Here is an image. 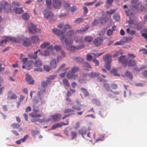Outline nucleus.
Here are the masks:
<instances>
[{"instance_id": "nucleus-1", "label": "nucleus", "mask_w": 147, "mask_h": 147, "mask_svg": "<svg viewBox=\"0 0 147 147\" xmlns=\"http://www.w3.org/2000/svg\"><path fill=\"white\" fill-rule=\"evenodd\" d=\"M74 32L72 30H70L68 31L65 36L64 35L61 36L60 40L62 43H63V40L65 39V44L67 45H69L72 44L73 40L71 37L74 35Z\"/></svg>"}, {"instance_id": "nucleus-2", "label": "nucleus", "mask_w": 147, "mask_h": 147, "mask_svg": "<svg viewBox=\"0 0 147 147\" xmlns=\"http://www.w3.org/2000/svg\"><path fill=\"white\" fill-rule=\"evenodd\" d=\"M0 5L3 8V11L5 13L10 12L11 10L12 6L5 1L0 2Z\"/></svg>"}, {"instance_id": "nucleus-3", "label": "nucleus", "mask_w": 147, "mask_h": 147, "mask_svg": "<svg viewBox=\"0 0 147 147\" xmlns=\"http://www.w3.org/2000/svg\"><path fill=\"white\" fill-rule=\"evenodd\" d=\"M43 13L44 18L46 19L49 20V22H51L54 21L53 19L54 15L52 12L45 10L43 11Z\"/></svg>"}, {"instance_id": "nucleus-4", "label": "nucleus", "mask_w": 147, "mask_h": 147, "mask_svg": "<svg viewBox=\"0 0 147 147\" xmlns=\"http://www.w3.org/2000/svg\"><path fill=\"white\" fill-rule=\"evenodd\" d=\"M54 47L52 45H50L46 50L41 51L39 54L42 56H48L50 55V52H52L54 50Z\"/></svg>"}, {"instance_id": "nucleus-5", "label": "nucleus", "mask_w": 147, "mask_h": 147, "mask_svg": "<svg viewBox=\"0 0 147 147\" xmlns=\"http://www.w3.org/2000/svg\"><path fill=\"white\" fill-rule=\"evenodd\" d=\"M36 26L32 23L28 24V29L30 33L31 34H35L37 33L38 29L36 27Z\"/></svg>"}, {"instance_id": "nucleus-6", "label": "nucleus", "mask_w": 147, "mask_h": 147, "mask_svg": "<svg viewBox=\"0 0 147 147\" xmlns=\"http://www.w3.org/2000/svg\"><path fill=\"white\" fill-rule=\"evenodd\" d=\"M20 43L21 42L24 46L28 47L31 44V41L29 38L24 37L22 39H20Z\"/></svg>"}, {"instance_id": "nucleus-7", "label": "nucleus", "mask_w": 147, "mask_h": 147, "mask_svg": "<svg viewBox=\"0 0 147 147\" xmlns=\"http://www.w3.org/2000/svg\"><path fill=\"white\" fill-rule=\"evenodd\" d=\"M128 60L125 56H122L119 58L118 62L119 63H121L123 66L126 67L127 65Z\"/></svg>"}, {"instance_id": "nucleus-8", "label": "nucleus", "mask_w": 147, "mask_h": 147, "mask_svg": "<svg viewBox=\"0 0 147 147\" xmlns=\"http://www.w3.org/2000/svg\"><path fill=\"white\" fill-rule=\"evenodd\" d=\"M139 0H131L130 3L132 5V7L135 9L139 8L140 3L138 2Z\"/></svg>"}, {"instance_id": "nucleus-9", "label": "nucleus", "mask_w": 147, "mask_h": 147, "mask_svg": "<svg viewBox=\"0 0 147 147\" xmlns=\"http://www.w3.org/2000/svg\"><path fill=\"white\" fill-rule=\"evenodd\" d=\"M103 39L101 37H98L95 39L93 40V43L96 46L101 45L103 42Z\"/></svg>"}, {"instance_id": "nucleus-10", "label": "nucleus", "mask_w": 147, "mask_h": 147, "mask_svg": "<svg viewBox=\"0 0 147 147\" xmlns=\"http://www.w3.org/2000/svg\"><path fill=\"white\" fill-rule=\"evenodd\" d=\"M8 95L7 99L8 100L15 99L17 98V96L12 91H10L8 92Z\"/></svg>"}, {"instance_id": "nucleus-11", "label": "nucleus", "mask_w": 147, "mask_h": 147, "mask_svg": "<svg viewBox=\"0 0 147 147\" xmlns=\"http://www.w3.org/2000/svg\"><path fill=\"white\" fill-rule=\"evenodd\" d=\"M26 80L29 84H33L34 82L33 79L32 78L31 76L28 74H26Z\"/></svg>"}, {"instance_id": "nucleus-12", "label": "nucleus", "mask_w": 147, "mask_h": 147, "mask_svg": "<svg viewBox=\"0 0 147 147\" xmlns=\"http://www.w3.org/2000/svg\"><path fill=\"white\" fill-rule=\"evenodd\" d=\"M61 2L59 0H54L53 1V5L55 8H58L61 6Z\"/></svg>"}, {"instance_id": "nucleus-13", "label": "nucleus", "mask_w": 147, "mask_h": 147, "mask_svg": "<svg viewBox=\"0 0 147 147\" xmlns=\"http://www.w3.org/2000/svg\"><path fill=\"white\" fill-rule=\"evenodd\" d=\"M41 51L40 50H38L36 51H35L33 54H28V56L30 59H36L37 57V54L38 52H40Z\"/></svg>"}, {"instance_id": "nucleus-14", "label": "nucleus", "mask_w": 147, "mask_h": 147, "mask_svg": "<svg viewBox=\"0 0 147 147\" xmlns=\"http://www.w3.org/2000/svg\"><path fill=\"white\" fill-rule=\"evenodd\" d=\"M111 55L107 54L103 57V59L107 62H111L112 59H111Z\"/></svg>"}, {"instance_id": "nucleus-15", "label": "nucleus", "mask_w": 147, "mask_h": 147, "mask_svg": "<svg viewBox=\"0 0 147 147\" xmlns=\"http://www.w3.org/2000/svg\"><path fill=\"white\" fill-rule=\"evenodd\" d=\"M52 31L55 34L59 36H61L64 33L63 30L61 31L56 28L53 29Z\"/></svg>"}, {"instance_id": "nucleus-16", "label": "nucleus", "mask_w": 147, "mask_h": 147, "mask_svg": "<svg viewBox=\"0 0 147 147\" xmlns=\"http://www.w3.org/2000/svg\"><path fill=\"white\" fill-rule=\"evenodd\" d=\"M45 88H44L38 92V96L40 100H42L43 97L44 93L45 92Z\"/></svg>"}, {"instance_id": "nucleus-17", "label": "nucleus", "mask_w": 147, "mask_h": 147, "mask_svg": "<svg viewBox=\"0 0 147 147\" xmlns=\"http://www.w3.org/2000/svg\"><path fill=\"white\" fill-rule=\"evenodd\" d=\"M78 133L81 134L83 137L84 138V135H85L87 132V129L84 127H83L78 130Z\"/></svg>"}, {"instance_id": "nucleus-18", "label": "nucleus", "mask_w": 147, "mask_h": 147, "mask_svg": "<svg viewBox=\"0 0 147 147\" xmlns=\"http://www.w3.org/2000/svg\"><path fill=\"white\" fill-rule=\"evenodd\" d=\"M38 111V110L34 111V112L30 113V116L33 118L40 117L41 115V114L37 113H36Z\"/></svg>"}, {"instance_id": "nucleus-19", "label": "nucleus", "mask_w": 147, "mask_h": 147, "mask_svg": "<svg viewBox=\"0 0 147 147\" xmlns=\"http://www.w3.org/2000/svg\"><path fill=\"white\" fill-rule=\"evenodd\" d=\"M98 75L99 74H98L97 73L95 72L92 71L91 73H89L88 74H85L84 76V77L89 76L90 77H91V78H94L98 76Z\"/></svg>"}, {"instance_id": "nucleus-20", "label": "nucleus", "mask_w": 147, "mask_h": 147, "mask_svg": "<svg viewBox=\"0 0 147 147\" xmlns=\"http://www.w3.org/2000/svg\"><path fill=\"white\" fill-rule=\"evenodd\" d=\"M29 137V136L28 135H25L24 138H22L18 140H17L16 143L18 144H20L21 142H24Z\"/></svg>"}, {"instance_id": "nucleus-21", "label": "nucleus", "mask_w": 147, "mask_h": 147, "mask_svg": "<svg viewBox=\"0 0 147 147\" xmlns=\"http://www.w3.org/2000/svg\"><path fill=\"white\" fill-rule=\"evenodd\" d=\"M83 69L84 70H89L91 69V67L87 62H84L83 64Z\"/></svg>"}, {"instance_id": "nucleus-22", "label": "nucleus", "mask_w": 147, "mask_h": 147, "mask_svg": "<svg viewBox=\"0 0 147 147\" xmlns=\"http://www.w3.org/2000/svg\"><path fill=\"white\" fill-rule=\"evenodd\" d=\"M50 66L52 68H55L57 67V62L56 59H53L52 60L50 63Z\"/></svg>"}, {"instance_id": "nucleus-23", "label": "nucleus", "mask_w": 147, "mask_h": 147, "mask_svg": "<svg viewBox=\"0 0 147 147\" xmlns=\"http://www.w3.org/2000/svg\"><path fill=\"white\" fill-rule=\"evenodd\" d=\"M61 115L60 114H57L52 116V119L55 121H57L61 119Z\"/></svg>"}, {"instance_id": "nucleus-24", "label": "nucleus", "mask_w": 147, "mask_h": 147, "mask_svg": "<svg viewBox=\"0 0 147 147\" xmlns=\"http://www.w3.org/2000/svg\"><path fill=\"white\" fill-rule=\"evenodd\" d=\"M56 77V75H52L50 76L49 77L47 78L46 81L48 83L51 82V80H53Z\"/></svg>"}, {"instance_id": "nucleus-25", "label": "nucleus", "mask_w": 147, "mask_h": 147, "mask_svg": "<svg viewBox=\"0 0 147 147\" xmlns=\"http://www.w3.org/2000/svg\"><path fill=\"white\" fill-rule=\"evenodd\" d=\"M34 64L35 66L38 67L42 65V63L40 60L37 59L34 63Z\"/></svg>"}, {"instance_id": "nucleus-26", "label": "nucleus", "mask_w": 147, "mask_h": 147, "mask_svg": "<svg viewBox=\"0 0 147 147\" xmlns=\"http://www.w3.org/2000/svg\"><path fill=\"white\" fill-rule=\"evenodd\" d=\"M135 64V62L134 60H128L127 65L129 67H132Z\"/></svg>"}, {"instance_id": "nucleus-27", "label": "nucleus", "mask_w": 147, "mask_h": 147, "mask_svg": "<svg viewBox=\"0 0 147 147\" xmlns=\"http://www.w3.org/2000/svg\"><path fill=\"white\" fill-rule=\"evenodd\" d=\"M39 40L38 37L37 36H33L31 38V42L33 43L37 42Z\"/></svg>"}, {"instance_id": "nucleus-28", "label": "nucleus", "mask_w": 147, "mask_h": 147, "mask_svg": "<svg viewBox=\"0 0 147 147\" xmlns=\"http://www.w3.org/2000/svg\"><path fill=\"white\" fill-rule=\"evenodd\" d=\"M13 11L16 13L20 14L23 12V9L21 8H16L13 9Z\"/></svg>"}, {"instance_id": "nucleus-29", "label": "nucleus", "mask_w": 147, "mask_h": 147, "mask_svg": "<svg viewBox=\"0 0 147 147\" xmlns=\"http://www.w3.org/2000/svg\"><path fill=\"white\" fill-rule=\"evenodd\" d=\"M8 41L10 40L12 42H16L17 43H20V40H17L15 37H7Z\"/></svg>"}, {"instance_id": "nucleus-30", "label": "nucleus", "mask_w": 147, "mask_h": 147, "mask_svg": "<svg viewBox=\"0 0 147 147\" xmlns=\"http://www.w3.org/2000/svg\"><path fill=\"white\" fill-rule=\"evenodd\" d=\"M50 43L49 42H44L40 46V47L42 49H45L49 45Z\"/></svg>"}, {"instance_id": "nucleus-31", "label": "nucleus", "mask_w": 147, "mask_h": 147, "mask_svg": "<svg viewBox=\"0 0 147 147\" xmlns=\"http://www.w3.org/2000/svg\"><path fill=\"white\" fill-rule=\"evenodd\" d=\"M103 86L107 91L112 92V90L110 88L109 84H108L106 83L104 84H103Z\"/></svg>"}, {"instance_id": "nucleus-32", "label": "nucleus", "mask_w": 147, "mask_h": 147, "mask_svg": "<svg viewBox=\"0 0 147 147\" xmlns=\"http://www.w3.org/2000/svg\"><path fill=\"white\" fill-rule=\"evenodd\" d=\"M89 28V26H85L84 29L82 30H78L76 32H77L79 33L82 34V33H83L86 31Z\"/></svg>"}, {"instance_id": "nucleus-33", "label": "nucleus", "mask_w": 147, "mask_h": 147, "mask_svg": "<svg viewBox=\"0 0 147 147\" xmlns=\"http://www.w3.org/2000/svg\"><path fill=\"white\" fill-rule=\"evenodd\" d=\"M113 19L116 21H119L120 20V16L117 13H115L113 15Z\"/></svg>"}, {"instance_id": "nucleus-34", "label": "nucleus", "mask_w": 147, "mask_h": 147, "mask_svg": "<svg viewBox=\"0 0 147 147\" xmlns=\"http://www.w3.org/2000/svg\"><path fill=\"white\" fill-rule=\"evenodd\" d=\"M73 59L76 60L77 62L79 63L82 62L84 60V59L81 58L80 57H74L73 58Z\"/></svg>"}, {"instance_id": "nucleus-35", "label": "nucleus", "mask_w": 147, "mask_h": 147, "mask_svg": "<svg viewBox=\"0 0 147 147\" xmlns=\"http://www.w3.org/2000/svg\"><path fill=\"white\" fill-rule=\"evenodd\" d=\"M30 17L29 14L27 13H25L23 14L22 16L23 19L25 20H28Z\"/></svg>"}, {"instance_id": "nucleus-36", "label": "nucleus", "mask_w": 147, "mask_h": 147, "mask_svg": "<svg viewBox=\"0 0 147 147\" xmlns=\"http://www.w3.org/2000/svg\"><path fill=\"white\" fill-rule=\"evenodd\" d=\"M74 40L77 43H80L83 42V40L81 37H76L74 38Z\"/></svg>"}, {"instance_id": "nucleus-37", "label": "nucleus", "mask_w": 147, "mask_h": 147, "mask_svg": "<svg viewBox=\"0 0 147 147\" xmlns=\"http://www.w3.org/2000/svg\"><path fill=\"white\" fill-rule=\"evenodd\" d=\"M125 76L129 79L131 80L133 78V76L131 72L129 71H126L125 74Z\"/></svg>"}, {"instance_id": "nucleus-38", "label": "nucleus", "mask_w": 147, "mask_h": 147, "mask_svg": "<svg viewBox=\"0 0 147 147\" xmlns=\"http://www.w3.org/2000/svg\"><path fill=\"white\" fill-rule=\"evenodd\" d=\"M46 5L47 7L49 9H51V6L52 4V1L51 0H46Z\"/></svg>"}, {"instance_id": "nucleus-39", "label": "nucleus", "mask_w": 147, "mask_h": 147, "mask_svg": "<svg viewBox=\"0 0 147 147\" xmlns=\"http://www.w3.org/2000/svg\"><path fill=\"white\" fill-rule=\"evenodd\" d=\"M20 125L18 123H12L11 124V127L13 129H18L20 127Z\"/></svg>"}, {"instance_id": "nucleus-40", "label": "nucleus", "mask_w": 147, "mask_h": 147, "mask_svg": "<svg viewBox=\"0 0 147 147\" xmlns=\"http://www.w3.org/2000/svg\"><path fill=\"white\" fill-rule=\"evenodd\" d=\"M84 40L86 41L90 42L92 40L93 38L90 36H87L85 37Z\"/></svg>"}, {"instance_id": "nucleus-41", "label": "nucleus", "mask_w": 147, "mask_h": 147, "mask_svg": "<svg viewBox=\"0 0 147 147\" xmlns=\"http://www.w3.org/2000/svg\"><path fill=\"white\" fill-rule=\"evenodd\" d=\"M79 69L80 68L79 67L74 66L71 68V71L72 72H73L74 74L78 71Z\"/></svg>"}, {"instance_id": "nucleus-42", "label": "nucleus", "mask_w": 147, "mask_h": 147, "mask_svg": "<svg viewBox=\"0 0 147 147\" xmlns=\"http://www.w3.org/2000/svg\"><path fill=\"white\" fill-rule=\"evenodd\" d=\"M81 90L84 92V95L85 96H88L89 95V93L86 89L84 88H81Z\"/></svg>"}, {"instance_id": "nucleus-43", "label": "nucleus", "mask_w": 147, "mask_h": 147, "mask_svg": "<svg viewBox=\"0 0 147 147\" xmlns=\"http://www.w3.org/2000/svg\"><path fill=\"white\" fill-rule=\"evenodd\" d=\"M61 56H59L57 57V60L61 59L62 58L64 57L65 56V52L63 51H62L61 52Z\"/></svg>"}, {"instance_id": "nucleus-44", "label": "nucleus", "mask_w": 147, "mask_h": 147, "mask_svg": "<svg viewBox=\"0 0 147 147\" xmlns=\"http://www.w3.org/2000/svg\"><path fill=\"white\" fill-rule=\"evenodd\" d=\"M71 134L72 137V140H73L76 137L77 134L74 131H72L71 133Z\"/></svg>"}, {"instance_id": "nucleus-45", "label": "nucleus", "mask_w": 147, "mask_h": 147, "mask_svg": "<svg viewBox=\"0 0 147 147\" xmlns=\"http://www.w3.org/2000/svg\"><path fill=\"white\" fill-rule=\"evenodd\" d=\"M74 73L72 72L71 71L68 72L66 75V76L68 79H71L72 78L73 76Z\"/></svg>"}, {"instance_id": "nucleus-46", "label": "nucleus", "mask_w": 147, "mask_h": 147, "mask_svg": "<svg viewBox=\"0 0 147 147\" xmlns=\"http://www.w3.org/2000/svg\"><path fill=\"white\" fill-rule=\"evenodd\" d=\"M111 72L115 76H119V74L117 73V69H113L111 71Z\"/></svg>"}, {"instance_id": "nucleus-47", "label": "nucleus", "mask_w": 147, "mask_h": 147, "mask_svg": "<svg viewBox=\"0 0 147 147\" xmlns=\"http://www.w3.org/2000/svg\"><path fill=\"white\" fill-rule=\"evenodd\" d=\"M71 28V27L70 25L68 24L65 25L64 26L63 30L64 33H65L66 30L70 29Z\"/></svg>"}, {"instance_id": "nucleus-48", "label": "nucleus", "mask_w": 147, "mask_h": 147, "mask_svg": "<svg viewBox=\"0 0 147 147\" xmlns=\"http://www.w3.org/2000/svg\"><path fill=\"white\" fill-rule=\"evenodd\" d=\"M92 102L94 104H96L98 106H99L100 105V102L98 100L96 99H93L92 100Z\"/></svg>"}, {"instance_id": "nucleus-49", "label": "nucleus", "mask_w": 147, "mask_h": 147, "mask_svg": "<svg viewBox=\"0 0 147 147\" xmlns=\"http://www.w3.org/2000/svg\"><path fill=\"white\" fill-rule=\"evenodd\" d=\"M111 63V62H107L105 63V67L107 69L109 70L110 69Z\"/></svg>"}, {"instance_id": "nucleus-50", "label": "nucleus", "mask_w": 147, "mask_h": 147, "mask_svg": "<svg viewBox=\"0 0 147 147\" xmlns=\"http://www.w3.org/2000/svg\"><path fill=\"white\" fill-rule=\"evenodd\" d=\"M31 122H38L41 123L42 122V120L41 119H33L31 120Z\"/></svg>"}, {"instance_id": "nucleus-51", "label": "nucleus", "mask_w": 147, "mask_h": 147, "mask_svg": "<svg viewBox=\"0 0 147 147\" xmlns=\"http://www.w3.org/2000/svg\"><path fill=\"white\" fill-rule=\"evenodd\" d=\"M74 112V111L71 109H65L63 112L64 113H67Z\"/></svg>"}, {"instance_id": "nucleus-52", "label": "nucleus", "mask_w": 147, "mask_h": 147, "mask_svg": "<svg viewBox=\"0 0 147 147\" xmlns=\"http://www.w3.org/2000/svg\"><path fill=\"white\" fill-rule=\"evenodd\" d=\"M61 127L59 123H57L56 124L53 125L51 127V129H54L57 127Z\"/></svg>"}, {"instance_id": "nucleus-53", "label": "nucleus", "mask_w": 147, "mask_h": 147, "mask_svg": "<svg viewBox=\"0 0 147 147\" xmlns=\"http://www.w3.org/2000/svg\"><path fill=\"white\" fill-rule=\"evenodd\" d=\"M63 84L69 87V84L67 80L66 79H64L63 80Z\"/></svg>"}, {"instance_id": "nucleus-54", "label": "nucleus", "mask_w": 147, "mask_h": 147, "mask_svg": "<svg viewBox=\"0 0 147 147\" xmlns=\"http://www.w3.org/2000/svg\"><path fill=\"white\" fill-rule=\"evenodd\" d=\"M66 123H65L63 122H61L59 123L61 127L63 125H67L69 124V121L68 119H67L66 121Z\"/></svg>"}, {"instance_id": "nucleus-55", "label": "nucleus", "mask_w": 147, "mask_h": 147, "mask_svg": "<svg viewBox=\"0 0 147 147\" xmlns=\"http://www.w3.org/2000/svg\"><path fill=\"white\" fill-rule=\"evenodd\" d=\"M72 108L75 110L78 111L81 110V108L80 107H77L76 105H73L72 106Z\"/></svg>"}, {"instance_id": "nucleus-56", "label": "nucleus", "mask_w": 147, "mask_h": 147, "mask_svg": "<svg viewBox=\"0 0 147 147\" xmlns=\"http://www.w3.org/2000/svg\"><path fill=\"white\" fill-rule=\"evenodd\" d=\"M111 88L114 90L118 88V86L117 84L115 83H113L111 84Z\"/></svg>"}, {"instance_id": "nucleus-57", "label": "nucleus", "mask_w": 147, "mask_h": 147, "mask_svg": "<svg viewBox=\"0 0 147 147\" xmlns=\"http://www.w3.org/2000/svg\"><path fill=\"white\" fill-rule=\"evenodd\" d=\"M115 9H110L109 11H107L106 13L109 14H112L115 12Z\"/></svg>"}, {"instance_id": "nucleus-58", "label": "nucleus", "mask_w": 147, "mask_h": 147, "mask_svg": "<svg viewBox=\"0 0 147 147\" xmlns=\"http://www.w3.org/2000/svg\"><path fill=\"white\" fill-rule=\"evenodd\" d=\"M48 83L47 81H43L42 82L41 85L42 86L43 88L42 89L45 88H44L47 85V84Z\"/></svg>"}, {"instance_id": "nucleus-59", "label": "nucleus", "mask_w": 147, "mask_h": 147, "mask_svg": "<svg viewBox=\"0 0 147 147\" xmlns=\"http://www.w3.org/2000/svg\"><path fill=\"white\" fill-rule=\"evenodd\" d=\"M8 41L7 37L6 39L2 40L1 42H0V45L1 46L2 44L3 43H5Z\"/></svg>"}, {"instance_id": "nucleus-60", "label": "nucleus", "mask_w": 147, "mask_h": 147, "mask_svg": "<svg viewBox=\"0 0 147 147\" xmlns=\"http://www.w3.org/2000/svg\"><path fill=\"white\" fill-rule=\"evenodd\" d=\"M55 49L57 51H58L61 50V47L58 45H55L54 47Z\"/></svg>"}, {"instance_id": "nucleus-61", "label": "nucleus", "mask_w": 147, "mask_h": 147, "mask_svg": "<svg viewBox=\"0 0 147 147\" xmlns=\"http://www.w3.org/2000/svg\"><path fill=\"white\" fill-rule=\"evenodd\" d=\"M12 4L15 6H20L22 5L20 3H18L15 1H13L12 2Z\"/></svg>"}, {"instance_id": "nucleus-62", "label": "nucleus", "mask_w": 147, "mask_h": 147, "mask_svg": "<svg viewBox=\"0 0 147 147\" xmlns=\"http://www.w3.org/2000/svg\"><path fill=\"white\" fill-rule=\"evenodd\" d=\"M83 19L82 18H78L75 20L77 24H79L83 20Z\"/></svg>"}, {"instance_id": "nucleus-63", "label": "nucleus", "mask_w": 147, "mask_h": 147, "mask_svg": "<svg viewBox=\"0 0 147 147\" xmlns=\"http://www.w3.org/2000/svg\"><path fill=\"white\" fill-rule=\"evenodd\" d=\"M132 39V38L131 37H125L123 39V40L125 42H128L129 40H130L131 39Z\"/></svg>"}, {"instance_id": "nucleus-64", "label": "nucleus", "mask_w": 147, "mask_h": 147, "mask_svg": "<svg viewBox=\"0 0 147 147\" xmlns=\"http://www.w3.org/2000/svg\"><path fill=\"white\" fill-rule=\"evenodd\" d=\"M113 0H107L105 2V3L107 5H110L113 3Z\"/></svg>"}]
</instances>
